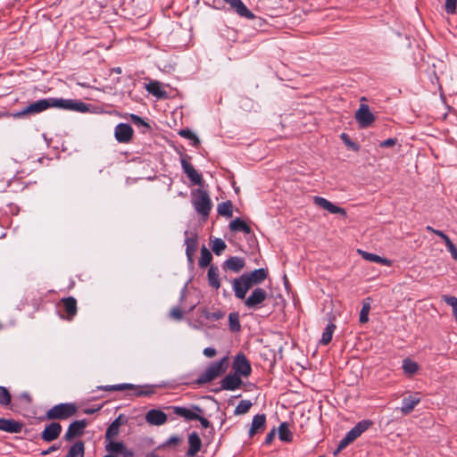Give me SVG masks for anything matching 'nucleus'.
I'll list each match as a JSON object with an SVG mask.
<instances>
[{"instance_id":"nucleus-10","label":"nucleus","mask_w":457,"mask_h":457,"mask_svg":"<svg viewBox=\"0 0 457 457\" xmlns=\"http://www.w3.org/2000/svg\"><path fill=\"white\" fill-rule=\"evenodd\" d=\"M355 120L359 127L365 129L370 127L376 120L375 115L370 112L368 104H361L355 112Z\"/></svg>"},{"instance_id":"nucleus-38","label":"nucleus","mask_w":457,"mask_h":457,"mask_svg":"<svg viewBox=\"0 0 457 457\" xmlns=\"http://www.w3.org/2000/svg\"><path fill=\"white\" fill-rule=\"evenodd\" d=\"M179 135L192 141V145L197 147L200 145L198 137L189 129H180Z\"/></svg>"},{"instance_id":"nucleus-46","label":"nucleus","mask_w":457,"mask_h":457,"mask_svg":"<svg viewBox=\"0 0 457 457\" xmlns=\"http://www.w3.org/2000/svg\"><path fill=\"white\" fill-rule=\"evenodd\" d=\"M224 316V312H222L221 311H216V312H209V311H204V317L206 319V320H218L221 318H223Z\"/></svg>"},{"instance_id":"nucleus-26","label":"nucleus","mask_w":457,"mask_h":457,"mask_svg":"<svg viewBox=\"0 0 457 457\" xmlns=\"http://www.w3.org/2000/svg\"><path fill=\"white\" fill-rule=\"evenodd\" d=\"M228 228L231 231H242L243 233L248 235L253 232L251 227L241 218H236L232 221H230Z\"/></svg>"},{"instance_id":"nucleus-55","label":"nucleus","mask_w":457,"mask_h":457,"mask_svg":"<svg viewBox=\"0 0 457 457\" xmlns=\"http://www.w3.org/2000/svg\"><path fill=\"white\" fill-rule=\"evenodd\" d=\"M276 435V429L272 428L266 436L264 440V445H270L272 441L274 440Z\"/></svg>"},{"instance_id":"nucleus-4","label":"nucleus","mask_w":457,"mask_h":457,"mask_svg":"<svg viewBox=\"0 0 457 457\" xmlns=\"http://www.w3.org/2000/svg\"><path fill=\"white\" fill-rule=\"evenodd\" d=\"M191 195L194 209L202 216L204 220H206L212 207L208 192L202 188H196L192 191Z\"/></svg>"},{"instance_id":"nucleus-37","label":"nucleus","mask_w":457,"mask_h":457,"mask_svg":"<svg viewBox=\"0 0 457 457\" xmlns=\"http://www.w3.org/2000/svg\"><path fill=\"white\" fill-rule=\"evenodd\" d=\"M360 253L361 254V256L367 260V261H370V262H376V263H382V264H388L389 263V261L386 258H383L379 255H377V254H374V253H368V252H365V251H361L359 250Z\"/></svg>"},{"instance_id":"nucleus-15","label":"nucleus","mask_w":457,"mask_h":457,"mask_svg":"<svg viewBox=\"0 0 457 457\" xmlns=\"http://www.w3.org/2000/svg\"><path fill=\"white\" fill-rule=\"evenodd\" d=\"M225 3L228 4L230 8L234 10L237 15L240 17L253 20L255 18V15L246 7V5L242 2V0H223Z\"/></svg>"},{"instance_id":"nucleus-7","label":"nucleus","mask_w":457,"mask_h":457,"mask_svg":"<svg viewBox=\"0 0 457 457\" xmlns=\"http://www.w3.org/2000/svg\"><path fill=\"white\" fill-rule=\"evenodd\" d=\"M168 410H172V412L179 417L184 418L186 420H195L198 418L197 413H204V409L200 406L193 404L190 408L184 406H168Z\"/></svg>"},{"instance_id":"nucleus-50","label":"nucleus","mask_w":457,"mask_h":457,"mask_svg":"<svg viewBox=\"0 0 457 457\" xmlns=\"http://www.w3.org/2000/svg\"><path fill=\"white\" fill-rule=\"evenodd\" d=\"M182 439L179 436H171L162 445V447L170 446V445H178L181 443Z\"/></svg>"},{"instance_id":"nucleus-18","label":"nucleus","mask_w":457,"mask_h":457,"mask_svg":"<svg viewBox=\"0 0 457 457\" xmlns=\"http://www.w3.org/2000/svg\"><path fill=\"white\" fill-rule=\"evenodd\" d=\"M168 417L165 412L158 409H152L146 412L145 420L148 424L161 426L166 423Z\"/></svg>"},{"instance_id":"nucleus-28","label":"nucleus","mask_w":457,"mask_h":457,"mask_svg":"<svg viewBox=\"0 0 457 457\" xmlns=\"http://www.w3.org/2000/svg\"><path fill=\"white\" fill-rule=\"evenodd\" d=\"M85 456V443L82 440L76 441L69 448L64 457H84Z\"/></svg>"},{"instance_id":"nucleus-48","label":"nucleus","mask_w":457,"mask_h":457,"mask_svg":"<svg viewBox=\"0 0 457 457\" xmlns=\"http://www.w3.org/2000/svg\"><path fill=\"white\" fill-rule=\"evenodd\" d=\"M457 0H445V12L453 14L456 12Z\"/></svg>"},{"instance_id":"nucleus-9","label":"nucleus","mask_w":457,"mask_h":457,"mask_svg":"<svg viewBox=\"0 0 457 457\" xmlns=\"http://www.w3.org/2000/svg\"><path fill=\"white\" fill-rule=\"evenodd\" d=\"M268 294L265 289L262 287H255L251 295L245 298V305L248 309L256 310L260 308L262 303L266 300Z\"/></svg>"},{"instance_id":"nucleus-27","label":"nucleus","mask_w":457,"mask_h":457,"mask_svg":"<svg viewBox=\"0 0 457 457\" xmlns=\"http://www.w3.org/2000/svg\"><path fill=\"white\" fill-rule=\"evenodd\" d=\"M148 93L159 99H165L168 97L167 92L162 88L161 83L158 81H151L146 87Z\"/></svg>"},{"instance_id":"nucleus-62","label":"nucleus","mask_w":457,"mask_h":457,"mask_svg":"<svg viewBox=\"0 0 457 457\" xmlns=\"http://www.w3.org/2000/svg\"><path fill=\"white\" fill-rule=\"evenodd\" d=\"M112 71L117 73V74H120L122 72V70L120 67H115L112 69Z\"/></svg>"},{"instance_id":"nucleus-29","label":"nucleus","mask_w":457,"mask_h":457,"mask_svg":"<svg viewBox=\"0 0 457 457\" xmlns=\"http://www.w3.org/2000/svg\"><path fill=\"white\" fill-rule=\"evenodd\" d=\"M373 425V422L370 420H362L359 421L349 432L353 436L357 439L361 435L369 429Z\"/></svg>"},{"instance_id":"nucleus-32","label":"nucleus","mask_w":457,"mask_h":457,"mask_svg":"<svg viewBox=\"0 0 457 457\" xmlns=\"http://www.w3.org/2000/svg\"><path fill=\"white\" fill-rule=\"evenodd\" d=\"M124 443L123 442H117L113 441V439L107 440L105 442V451L108 452L109 455H115L120 454L121 452V449H124Z\"/></svg>"},{"instance_id":"nucleus-57","label":"nucleus","mask_w":457,"mask_h":457,"mask_svg":"<svg viewBox=\"0 0 457 457\" xmlns=\"http://www.w3.org/2000/svg\"><path fill=\"white\" fill-rule=\"evenodd\" d=\"M433 233L437 235L439 237H441L445 241V245L449 241H451L450 237L441 230H433Z\"/></svg>"},{"instance_id":"nucleus-23","label":"nucleus","mask_w":457,"mask_h":457,"mask_svg":"<svg viewBox=\"0 0 457 457\" xmlns=\"http://www.w3.org/2000/svg\"><path fill=\"white\" fill-rule=\"evenodd\" d=\"M188 450L187 452V457H194L201 450L202 441L199 435L196 432H192L188 435Z\"/></svg>"},{"instance_id":"nucleus-56","label":"nucleus","mask_w":457,"mask_h":457,"mask_svg":"<svg viewBox=\"0 0 457 457\" xmlns=\"http://www.w3.org/2000/svg\"><path fill=\"white\" fill-rule=\"evenodd\" d=\"M203 353L204 354V356H206L207 358H212L216 355L217 352H216V349L215 348H212V347H206L204 349V352Z\"/></svg>"},{"instance_id":"nucleus-42","label":"nucleus","mask_w":457,"mask_h":457,"mask_svg":"<svg viewBox=\"0 0 457 457\" xmlns=\"http://www.w3.org/2000/svg\"><path fill=\"white\" fill-rule=\"evenodd\" d=\"M12 396L8 389L0 386V405L8 406L11 403Z\"/></svg>"},{"instance_id":"nucleus-24","label":"nucleus","mask_w":457,"mask_h":457,"mask_svg":"<svg viewBox=\"0 0 457 457\" xmlns=\"http://www.w3.org/2000/svg\"><path fill=\"white\" fill-rule=\"evenodd\" d=\"M266 424V416L265 414H256L253 416L252 420V426L249 430V436L252 437L255 434L264 430Z\"/></svg>"},{"instance_id":"nucleus-3","label":"nucleus","mask_w":457,"mask_h":457,"mask_svg":"<svg viewBox=\"0 0 457 457\" xmlns=\"http://www.w3.org/2000/svg\"><path fill=\"white\" fill-rule=\"evenodd\" d=\"M228 357L225 356L219 361L212 362L207 369L198 377L195 384L198 386L207 384L226 372L228 368Z\"/></svg>"},{"instance_id":"nucleus-31","label":"nucleus","mask_w":457,"mask_h":457,"mask_svg":"<svg viewBox=\"0 0 457 457\" xmlns=\"http://www.w3.org/2000/svg\"><path fill=\"white\" fill-rule=\"evenodd\" d=\"M278 438L282 442L290 443L293 441V434L289 429L287 422H282L278 428Z\"/></svg>"},{"instance_id":"nucleus-40","label":"nucleus","mask_w":457,"mask_h":457,"mask_svg":"<svg viewBox=\"0 0 457 457\" xmlns=\"http://www.w3.org/2000/svg\"><path fill=\"white\" fill-rule=\"evenodd\" d=\"M253 405V403L249 400H242L235 408L234 414L235 415H242L245 414L249 411Z\"/></svg>"},{"instance_id":"nucleus-43","label":"nucleus","mask_w":457,"mask_h":457,"mask_svg":"<svg viewBox=\"0 0 457 457\" xmlns=\"http://www.w3.org/2000/svg\"><path fill=\"white\" fill-rule=\"evenodd\" d=\"M226 247L227 245L222 239L215 238L212 243V250L216 255H220Z\"/></svg>"},{"instance_id":"nucleus-6","label":"nucleus","mask_w":457,"mask_h":457,"mask_svg":"<svg viewBox=\"0 0 457 457\" xmlns=\"http://www.w3.org/2000/svg\"><path fill=\"white\" fill-rule=\"evenodd\" d=\"M98 390H104V391H123L126 389H132L134 390L133 395L137 397L141 396H149L154 393V388L153 386L145 385V386H134L132 384H118V385H112V386H97Z\"/></svg>"},{"instance_id":"nucleus-58","label":"nucleus","mask_w":457,"mask_h":457,"mask_svg":"<svg viewBox=\"0 0 457 457\" xmlns=\"http://www.w3.org/2000/svg\"><path fill=\"white\" fill-rule=\"evenodd\" d=\"M121 456L123 457H133L134 456V452L130 449H129L125 445H124V449H121V452L120 453Z\"/></svg>"},{"instance_id":"nucleus-13","label":"nucleus","mask_w":457,"mask_h":457,"mask_svg":"<svg viewBox=\"0 0 457 457\" xmlns=\"http://www.w3.org/2000/svg\"><path fill=\"white\" fill-rule=\"evenodd\" d=\"M114 137L119 143H129L133 137V129L128 123H120L115 128Z\"/></svg>"},{"instance_id":"nucleus-36","label":"nucleus","mask_w":457,"mask_h":457,"mask_svg":"<svg viewBox=\"0 0 457 457\" xmlns=\"http://www.w3.org/2000/svg\"><path fill=\"white\" fill-rule=\"evenodd\" d=\"M212 260L211 252L204 245L201 249V257L198 262L200 268L210 266Z\"/></svg>"},{"instance_id":"nucleus-21","label":"nucleus","mask_w":457,"mask_h":457,"mask_svg":"<svg viewBox=\"0 0 457 457\" xmlns=\"http://www.w3.org/2000/svg\"><path fill=\"white\" fill-rule=\"evenodd\" d=\"M185 244L187 245L186 247V254L187 257V260L190 263L194 262V255L197 248L198 245V238L196 234H192L191 237H188V231H185Z\"/></svg>"},{"instance_id":"nucleus-1","label":"nucleus","mask_w":457,"mask_h":457,"mask_svg":"<svg viewBox=\"0 0 457 457\" xmlns=\"http://www.w3.org/2000/svg\"><path fill=\"white\" fill-rule=\"evenodd\" d=\"M51 107L75 111L82 113L87 112L89 111V104H87L81 101L50 97L31 103L20 112L12 113V116L16 119L30 117L32 115L38 114Z\"/></svg>"},{"instance_id":"nucleus-45","label":"nucleus","mask_w":457,"mask_h":457,"mask_svg":"<svg viewBox=\"0 0 457 457\" xmlns=\"http://www.w3.org/2000/svg\"><path fill=\"white\" fill-rule=\"evenodd\" d=\"M370 310V305L369 303H363L361 310L360 312L359 321L363 324L368 322L369 320V312Z\"/></svg>"},{"instance_id":"nucleus-35","label":"nucleus","mask_w":457,"mask_h":457,"mask_svg":"<svg viewBox=\"0 0 457 457\" xmlns=\"http://www.w3.org/2000/svg\"><path fill=\"white\" fill-rule=\"evenodd\" d=\"M217 212L220 216L230 218L233 215V204L231 201L222 202L218 204Z\"/></svg>"},{"instance_id":"nucleus-5","label":"nucleus","mask_w":457,"mask_h":457,"mask_svg":"<svg viewBox=\"0 0 457 457\" xmlns=\"http://www.w3.org/2000/svg\"><path fill=\"white\" fill-rule=\"evenodd\" d=\"M78 411L74 403H58L50 408L46 413V419L50 420H65L73 417Z\"/></svg>"},{"instance_id":"nucleus-51","label":"nucleus","mask_w":457,"mask_h":457,"mask_svg":"<svg viewBox=\"0 0 457 457\" xmlns=\"http://www.w3.org/2000/svg\"><path fill=\"white\" fill-rule=\"evenodd\" d=\"M204 413H197V416L198 418H195V420H199V422L201 423V426L204 428H211L212 429H213V427L212 426L211 422L206 419L204 418Z\"/></svg>"},{"instance_id":"nucleus-64","label":"nucleus","mask_w":457,"mask_h":457,"mask_svg":"<svg viewBox=\"0 0 457 457\" xmlns=\"http://www.w3.org/2000/svg\"><path fill=\"white\" fill-rule=\"evenodd\" d=\"M427 230L433 232V230H436V229H435V228H432V227H430V226H428V227H427Z\"/></svg>"},{"instance_id":"nucleus-60","label":"nucleus","mask_w":457,"mask_h":457,"mask_svg":"<svg viewBox=\"0 0 457 457\" xmlns=\"http://www.w3.org/2000/svg\"><path fill=\"white\" fill-rule=\"evenodd\" d=\"M59 447H60V445H53L48 449L43 451L42 455H47V454L51 453L52 452L58 450Z\"/></svg>"},{"instance_id":"nucleus-41","label":"nucleus","mask_w":457,"mask_h":457,"mask_svg":"<svg viewBox=\"0 0 457 457\" xmlns=\"http://www.w3.org/2000/svg\"><path fill=\"white\" fill-rule=\"evenodd\" d=\"M117 423H111L109 427L106 429L105 435H104V442H107V440L113 439L115 436H117L120 433V428L118 427Z\"/></svg>"},{"instance_id":"nucleus-53","label":"nucleus","mask_w":457,"mask_h":457,"mask_svg":"<svg viewBox=\"0 0 457 457\" xmlns=\"http://www.w3.org/2000/svg\"><path fill=\"white\" fill-rule=\"evenodd\" d=\"M396 143H397L396 138H387L384 141H381L379 143V146L382 148L392 147V146L395 145Z\"/></svg>"},{"instance_id":"nucleus-17","label":"nucleus","mask_w":457,"mask_h":457,"mask_svg":"<svg viewBox=\"0 0 457 457\" xmlns=\"http://www.w3.org/2000/svg\"><path fill=\"white\" fill-rule=\"evenodd\" d=\"M23 423L13 419L0 418V430L11 433H21L23 428Z\"/></svg>"},{"instance_id":"nucleus-34","label":"nucleus","mask_w":457,"mask_h":457,"mask_svg":"<svg viewBox=\"0 0 457 457\" xmlns=\"http://www.w3.org/2000/svg\"><path fill=\"white\" fill-rule=\"evenodd\" d=\"M336 325L333 323V322H329L327 327L325 328L323 333H322V337H321V339L320 341V343L323 345H328L331 340H332V337H333V333L336 329Z\"/></svg>"},{"instance_id":"nucleus-54","label":"nucleus","mask_w":457,"mask_h":457,"mask_svg":"<svg viewBox=\"0 0 457 457\" xmlns=\"http://www.w3.org/2000/svg\"><path fill=\"white\" fill-rule=\"evenodd\" d=\"M446 247L448 251L451 253L452 257L457 261V248L454 245V244L451 241H449L446 245Z\"/></svg>"},{"instance_id":"nucleus-14","label":"nucleus","mask_w":457,"mask_h":457,"mask_svg":"<svg viewBox=\"0 0 457 457\" xmlns=\"http://www.w3.org/2000/svg\"><path fill=\"white\" fill-rule=\"evenodd\" d=\"M313 202L315 204L320 206V208L327 210L328 212L333 214H340L344 217H346L347 213L345 209L335 205L330 201L327 200L324 197L321 196H314Z\"/></svg>"},{"instance_id":"nucleus-20","label":"nucleus","mask_w":457,"mask_h":457,"mask_svg":"<svg viewBox=\"0 0 457 457\" xmlns=\"http://www.w3.org/2000/svg\"><path fill=\"white\" fill-rule=\"evenodd\" d=\"M61 303H62L64 312L66 313L65 319L70 321L72 320L77 315L78 312L77 300L73 296H68L62 298Z\"/></svg>"},{"instance_id":"nucleus-33","label":"nucleus","mask_w":457,"mask_h":457,"mask_svg":"<svg viewBox=\"0 0 457 457\" xmlns=\"http://www.w3.org/2000/svg\"><path fill=\"white\" fill-rule=\"evenodd\" d=\"M403 370L405 375L411 377L418 371L419 365L410 358H405L403 361Z\"/></svg>"},{"instance_id":"nucleus-61","label":"nucleus","mask_w":457,"mask_h":457,"mask_svg":"<svg viewBox=\"0 0 457 457\" xmlns=\"http://www.w3.org/2000/svg\"><path fill=\"white\" fill-rule=\"evenodd\" d=\"M99 409H100V407H99V408H97V409H86V410L84 411V412H85L86 414H93V413H95L96 411H98Z\"/></svg>"},{"instance_id":"nucleus-52","label":"nucleus","mask_w":457,"mask_h":457,"mask_svg":"<svg viewBox=\"0 0 457 457\" xmlns=\"http://www.w3.org/2000/svg\"><path fill=\"white\" fill-rule=\"evenodd\" d=\"M170 317L177 320H182L183 318V312L181 311L180 308L179 307H174L171 311H170Z\"/></svg>"},{"instance_id":"nucleus-44","label":"nucleus","mask_w":457,"mask_h":457,"mask_svg":"<svg viewBox=\"0 0 457 457\" xmlns=\"http://www.w3.org/2000/svg\"><path fill=\"white\" fill-rule=\"evenodd\" d=\"M340 137L343 140V142L345 143V145L346 146H348L350 149H352L355 152L359 151L360 145L358 144H356L355 142H353L346 133H342L340 135Z\"/></svg>"},{"instance_id":"nucleus-59","label":"nucleus","mask_w":457,"mask_h":457,"mask_svg":"<svg viewBox=\"0 0 457 457\" xmlns=\"http://www.w3.org/2000/svg\"><path fill=\"white\" fill-rule=\"evenodd\" d=\"M118 427H120L121 425L125 424L127 422V420L124 415L120 414L112 423H117Z\"/></svg>"},{"instance_id":"nucleus-12","label":"nucleus","mask_w":457,"mask_h":457,"mask_svg":"<svg viewBox=\"0 0 457 457\" xmlns=\"http://www.w3.org/2000/svg\"><path fill=\"white\" fill-rule=\"evenodd\" d=\"M181 166L183 171L187 174V178L194 185L203 187L204 179L202 175L193 167V165L187 161L185 157L181 158Z\"/></svg>"},{"instance_id":"nucleus-49","label":"nucleus","mask_w":457,"mask_h":457,"mask_svg":"<svg viewBox=\"0 0 457 457\" xmlns=\"http://www.w3.org/2000/svg\"><path fill=\"white\" fill-rule=\"evenodd\" d=\"M130 120L135 125L138 127L143 126L145 128H149L148 123H146L140 116L137 114H130Z\"/></svg>"},{"instance_id":"nucleus-47","label":"nucleus","mask_w":457,"mask_h":457,"mask_svg":"<svg viewBox=\"0 0 457 457\" xmlns=\"http://www.w3.org/2000/svg\"><path fill=\"white\" fill-rule=\"evenodd\" d=\"M356 440L353 435L348 431L345 436L338 443L339 449L344 450L347 445Z\"/></svg>"},{"instance_id":"nucleus-11","label":"nucleus","mask_w":457,"mask_h":457,"mask_svg":"<svg viewBox=\"0 0 457 457\" xmlns=\"http://www.w3.org/2000/svg\"><path fill=\"white\" fill-rule=\"evenodd\" d=\"M87 426V421L85 419L72 421L67 428L64 435V440L71 442L74 438L81 436L84 434V430Z\"/></svg>"},{"instance_id":"nucleus-39","label":"nucleus","mask_w":457,"mask_h":457,"mask_svg":"<svg viewBox=\"0 0 457 457\" xmlns=\"http://www.w3.org/2000/svg\"><path fill=\"white\" fill-rule=\"evenodd\" d=\"M229 329L232 332H238L241 329L239 315L237 312H231L228 315Z\"/></svg>"},{"instance_id":"nucleus-16","label":"nucleus","mask_w":457,"mask_h":457,"mask_svg":"<svg viewBox=\"0 0 457 457\" xmlns=\"http://www.w3.org/2000/svg\"><path fill=\"white\" fill-rule=\"evenodd\" d=\"M62 432V426L58 422H51L46 426L41 433V438L46 442H52L57 439Z\"/></svg>"},{"instance_id":"nucleus-22","label":"nucleus","mask_w":457,"mask_h":457,"mask_svg":"<svg viewBox=\"0 0 457 457\" xmlns=\"http://www.w3.org/2000/svg\"><path fill=\"white\" fill-rule=\"evenodd\" d=\"M245 265V262L244 258L238 256H231L223 262L222 269L224 270H232L237 273L244 269Z\"/></svg>"},{"instance_id":"nucleus-8","label":"nucleus","mask_w":457,"mask_h":457,"mask_svg":"<svg viewBox=\"0 0 457 457\" xmlns=\"http://www.w3.org/2000/svg\"><path fill=\"white\" fill-rule=\"evenodd\" d=\"M232 369L234 370V373L240 377H248L252 372L251 363L242 353L236 355L232 363Z\"/></svg>"},{"instance_id":"nucleus-2","label":"nucleus","mask_w":457,"mask_h":457,"mask_svg":"<svg viewBox=\"0 0 457 457\" xmlns=\"http://www.w3.org/2000/svg\"><path fill=\"white\" fill-rule=\"evenodd\" d=\"M269 275L267 269L260 268L251 272H245L232 280L235 296L240 300L245 298L246 293L253 286L262 284Z\"/></svg>"},{"instance_id":"nucleus-19","label":"nucleus","mask_w":457,"mask_h":457,"mask_svg":"<svg viewBox=\"0 0 457 457\" xmlns=\"http://www.w3.org/2000/svg\"><path fill=\"white\" fill-rule=\"evenodd\" d=\"M242 379L237 374H228L225 376L220 381V390L233 391L240 387Z\"/></svg>"},{"instance_id":"nucleus-30","label":"nucleus","mask_w":457,"mask_h":457,"mask_svg":"<svg viewBox=\"0 0 457 457\" xmlns=\"http://www.w3.org/2000/svg\"><path fill=\"white\" fill-rule=\"evenodd\" d=\"M219 276H220V272H219L218 267H216L214 265H210V268H209L208 273H207L208 282H209V285L215 289H219L220 287Z\"/></svg>"},{"instance_id":"nucleus-63","label":"nucleus","mask_w":457,"mask_h":457,"mask_svg":"<svg viewBox=\"0 0 457 457\" xmlns=\"http://www.w3.org/2000/svg\"><path fill=\"white\" fill-rule=\"evenodd\" d=\"M342 451V449H339V446L337 445V447L336 448V450L333 452V455L334 456H337L338 455V453Z\"/></svg>"},{"instance_id":"nucleus-25","label":"nucleus","mask_w":457,"mask_h":457,"mask_svg":"<svg viewBox=\"0 0 457 457\" xmlns=\"http://www.w3.org/2000/svg\"><path fill=\"white\" fill-rule=\"evenodd\" d=\"M420 402V398L416 397L414 395H409L408 397H404L402 402L401 411L403 414L407 415L411 413L417 404Z\"/></svg>"}]
</instances>
